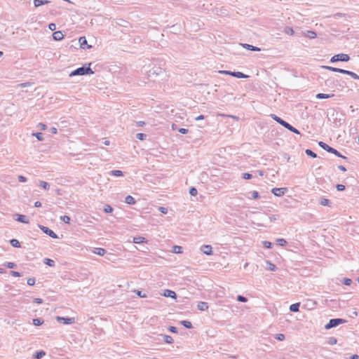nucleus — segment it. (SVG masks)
<instances>
[{
	"label": "nucleus",
	"instance_id": "a878e982",
	"mask_svg": "<svg viewBox=\"0 0 359 359\" xmlns=\"http://www.w3.org/2000/svg\"><path fill=\"white\" fill-rule=\"evenodd\" d=\"M106 252H107V250L102 248H96L94 250V253H95L98 255H100V256L104 255L106 254Z\"/></svg>",
	"mask_w": 359,
	"mask_h": 359
},
{
	"label": "nucleus",
	"instance_id": "f704fd0d",
	"mask_svg": "<svg viewBox=\"0 0 359 359\" xmlns=\"http://www.w3.org/2000/svg\"><path fill=\"white\" fill-rule=\"evenodd\" d=\"M323 68H324L325 69H328L331 72H338V73H340V70H341L340 68L333 67H330V66H323Z\"/></svg>",
	"mask_w": 359,
	"mask_h": 359
},
{
	"label": "nucleus",
	"instance_id": "5fc2aeb1",
	"mask_svg": "<svg viewBox=\"0 0 359 359\" xmlns=\"http://www.w3.org/2000/svg\"><path fill=\"white\" fill-rule=\"evenodd\" d=\"M275 338L278 341H283L285 337L283 334H276Z\"/></svg>",
	"mask_w": 359,
	"mask_h": 359
},
{
	"label": "nucleus",
	"instance_id": "f3484780",
	"mask_svg": "<svg viewBox=\"0 0 359 359\" xmlns=\"http://www.w3.org/2000/svg\"><path fill=\"white\" fill-rule=\"evenodd\" d=\"M53 38L55 41H60L64 38V34L60 31H56L53 32Z\"/></svg>",
	"mask_w": 359,
	"mask_h": 359
},
{
	"label": "nucleus",
	"instance_id": "bb28decb",
	"mask_svg": "<svg viewBox=\"0 0 359 359\" xmlns=\"http://www.w3.org/2000/svg\"><path fill=\"white\" fill-rule=\"evenodd\" d=\"M180 324L187 329H191L193 327L191 323L189 320H182L180 321Z\"/></svg>",
	"mask_w": 359,
	"mask_h": 359
},
{
	"label": "nucleus",
	"instance_id": "7c9ffc66",
	"mask_svg": "<svg viewBox=\"0 0 359 359\" xmlns=\"http://www.w3.org/2000/svg\"><path fill=\"white\" fill-rule=\"evenodd\" d=\"M43 263L49 266H54L55 264V261L49 258H45L43 259Z\"/></svg>",
	"mask_w": 359,
	"mask_h": 359
},
{
	"label": "nucleus",
	"instance_id": "9d476101",
	"mask_svg": "<svg viewBox=\"0 0 359 359\" xmlns=\"http://www.w3.org/2000/svg\"><path fill=\"white\" fill-rule=\"evenodd\" d=\"M287 189V188L282 187V188H273L271 190V192L276 196H283L286 192Z\"/></svg>",
	"mask_w": 359,
	"mask_h": 359
},
{
	"label": "nucleus",
	"instance_id": "13d9d810",
	"mask_svg": "<svg viewBox=\"0 0 359 359\" xmlns=\"http://www.w3.org/2000/svg\"><path fill=\"white\" fill-rule=\"evenodd\" d=\"M10 274L14 277H20L21 276V273L20 272L15 271H11Z\"/></svg>",
	"mask_w": 359,
	"mask_h": 359
},
{
	"label": "nucleus",
	"instance_id": "37998d69",
	"mask_svg": "<svg viewBox=\"0 0 359 359\" xmlns=\"http://www.w3.org/2000/svg\"><path fill=\"white\" fill-rule=\"evenodd\" d=\"M113 208L109 205H105L104 206V211L106 213H111L113 212Z\"/></svg>",
	"mask_w": 359,
	"mask_h": 359
},
{
	"label": "nucleus",
	"instance_id": "423d86ee",
	"mask_svg": "<svg viewBox=\"0 0 359 359\" xmlns=\"http://www.w3.org/2000/svg\"><path fill=\"white\" fill-rule=\"evenodd\" d=\"M165 74V71L160 67H154L148 72V75L151 78L157 77Z\"/></svg>",
	"mask_w": 359,
	"mask_h": 359
},
{
	"label": "nucleus",
	"instance_id": "864d4df0",
	"mask_svg": "<svg viewBox=\"0 0 359 359\" xmlns=\"http://www.w3.org/2000/svg\"><path fill=\"white\" fill-rule=\"evenodd\" d=\"M263 243V246L265 248H271L272 247V243H271L270 241H264L262 242Z\"/></svg>",
	"mask_w": 359,
	"mask_h": 359
},
{
	"label": "nucleus",
	"instance_id": "2eb2a0df",
	"mask_svg": "<svg viewBox=\"0 0 359 359\" xmlns=\"http://www.w3.org/2000/svg\"><path fill=\"white\" fill-rule=\"evenodd\" d=\"M242 46L244 47L245 49L252 50V51H260L261 49L257 46H254L248 43H241Z\"/></svg>",
	"mask_w": 359,
	"mask_h": 359
},
{
	"label": "nucleus",
	"instance_id": "dca6fc26",
	"mask_svg": "<svg viewBox=\"0 0 359 359\" xmlns=\"http://www.w3.org/2000/svg\"><path fill=\"white\" fill-rule=\"evenodd\" d=\"M197 308L199 311H204L208 309V304L205 302H200L197 305Z\"/></svg>",
	"mask_w": 359,
	"mask_h": 359
},
{
	"label": "nucleus",
	"instance_id": "412c9836",
	"mask_svg": "<svg viewBox=\"0 0 359 359\" xmlns=\"http://www.w3.org/2000/svg\"><path fill=\"white\" fill-rule=\"evenodd\" d=\"M133 243L140 244L142 243H147V240L144 237L142 236H137L133 238Z\"/></svg>",
	"mask_w": 359,
	"mask_h": 359
},
{
	"label": "nucleus",
	"instance_id": "e2e57ef3",
	"mask_svg": "<svg viewBox=\"0 0 359 359\" xmlns=\"http://www.w3.org/2000/svg\"><path fill=\"white\" fill-rule=\"evenodd\" d=\"M349 76L352 77L353 79L359 80V76L354 73L353 72H351V74H349Z\"/></svg>",
	"mask_w": 359,
	"mask_h": 359
},
{
	"label": "nucleus",
	"instance_id": "79ce46f5",
	"mask_svg": "<svg viewBox=\"0 0 359 359\" xmlns=\"http://www.w3.org/2000/svg\"><path fill=\"white\" fill-rule=\"evenodd\" d=\"M172 252L176 254H180L182 252V248L179 245H174Z\"/></svg>",
	"mask_w": 359,
	"mask_h": 359
},
{
	"label": "nucleus",
	"instance_id": "f8f14e48",
	"mask_svg": "<svg viewBox=\"0 0 359 359\" xmlns=\"http://www.w3.org/2000/svg\"><path fill=\"white\" fill-rule=\"evenodd\" d=\"M14 217H15V219L16 221H18V222L24 223V224H28L29 223V220L27 218L26 215H20V214H15L14 215Z\"/></svg>",
	"mask_w": 359,
	"mask_h": 359
},
{
	"label": "nucleus",
	"instance_id": "4d7b16f0",
	"mask_svg": "<svg viewBox=\"0 0 359 359\" xmlns=\"http://www.w3.org/2000/svg\"><path fill=\"white\" fill-rule=\"evenodd\" d=\"M36 280L34 278H29L27 279V284L30 286H32L35 284Z\"/></svg>",
	"mask_w": 359,
	"mask_h": 359
},
{
	"label": "nucleus",
	"instance_id": "a18cd8bd",
	"mask_svg": "<svg viewBox=\"0 0 359 359\" xmlns=\"http://www.w3.org/2000/svg\"><path fill=\"white\" fill-rule=\"evenodd\" d=\"M147 137V135L144 133H139L136 134V138L140 140H144Z\"/></svg>",
	"mask_w": 359,
	"mask_h": 359
},
{
	"label": "nucleus",
	"instance_id": "6e6552de",
	"mask_svg": "<svg viewBox=\"0 0 359 359\" xmlns=\"http://www.w3.org/2000/svg\"><path fill=\"white\" fill-rule=\"evenodd\" d=\"M56 320L60 323H62L65 325H72L75 323V318L70 317L57 316Z\"/></svg>",
	"mask_w": 359,
	"mask_h": 359
},
{
	"label": "nucleus",
	"instance_id": "cd10ccee",
	"mask_svg": "<svg viewBox=\"0 0 359 359\" xmlns=\"http://www.w3.org/2000/svg\"><path fill=\"white\" fill-rule=\"evenodd\" d=\"M45 355H46L45 351H36V352L34 354V358H36V359H41V358H43Z\"/></svg>",
	"mask_w": 359,
	"mask_h": 359
},
{
	"label": "nucleus",
	"instance_id": "8fccbe9b",
	"mask_svg": "<svg viewBox=\"0 0 359 359\" xmlns=\"http://www.w3.org/2000/svg\"><path fill=\"white\" fill-rule=\"evenodd\" d=\"M236 299L238 302H244V303L248 302V298L243 295H238L236 297Z\"/></svg>",
	"mask_w": 359,
	"mask_h": 359
},
{
	"label": "nucleus",
	"instance_id": "4468645a",
	"mask_svg": "<svg viewBox=\"0 0 359 359\" xmlns=\"http://www.w3.org/2000/svg\"><path fill=\"white\" fill-rule=\"evenodd\" d=\"M163 295L166 297H170L172 299H177V294L175 292L171 290H165L163 292Z\"/></svg>",
	"mask_w": 359,
	"mask_h": 359
},
{
	"label": "nucleus",
	"instance_id": "69168bd1",
	"mask_svg": "<svg viewBox=\"0 0 359 359\" xmlns=\"http://www.w3.org/2000/svg\"><path fill=\"white\" fill-rule=\"evenodd\" d=\"M38 127L41 130H45L46 129V128H47L46 125L43 123H39Z\"/></svg>",
	"mask_w": 359,
	"mask_h": 359
},
{
	"label": "nucleus",
	"instance_id": "a19ab883",
	"mask_svg": "<svg viewBox=\"0 0 359 359\" xmlns=\"http://www.w3.org/2000/svg\"><path fill=\"white\" fill-rule=\"evenodd\" d=\"M43 320L41 318H34L33 319V324L35 326H40L43 323Z\"/></svg>",
	"mask_w": 359,
	"mask_h": 359
},
{
	"label": "nucleus",
	"instance_id": "c9c22d12",
	"mask_svg": "<svg viewBox=\"0 0 359 359\" xmlns=\"http://www.w3.org/2000/svg\"><path fill=\"white\" fill-rule=\"evenodd\" d=\"M39 187H42L46 190H48L50 189V184L45 181H39Z\"/></svg>",
	"mask_w": 359,
	"mask_h": 359
},
{
	"label": "nucleus",
	"instance_id": "ddd939ff",
	"mask_svg": "<svg viewBox=\"0 0 359 359\" xmlns=\"http://www.w3.org/2000/svg\"><path fill=\"white\" fill-rule=\"evenodd\" d=\"M201 251L207 255H212V248L210 245H203L201 248Z\"/></svg>",
	"mask_w": 359,
	"mask_h": 359
},
{
	"label": "nucleus",
	"instance_id": "393cba45",
	"mask_svg": "<svg viewBox=\"0 0 359 359\" xmlns=\"http://www.w3.org/2000/svg\"><path fill=\"white\" fill-rule=\"evenodd\" d=\"M317 302L312 299H307L306 303V306L309 307V309H312L316 307Z\"/></svg>",
	"mask_w": 359,
	"mask_h": 359
},
{
	"label": "nucleus",
	"instance_id": "6e6d98bb",
	"mask_svg": "<svg viewBox=\"0 0 359 359\" xmlns=\"http://www.w3.org/2000/svg\"><path fill=\"white\" fill-rule=\"evenodd\" d=\"M337 342V340L335 337H331L329 338L328 344L331 345L336 344Z\"/></svg>",
	"mask_w": 359,
	"mask_h": 359
},
{
	"label": "nucleus",
	"instance_id": "f03ea898",
	"mask_svg": "<svg viewBox=\"0 0 359 359\" xmlns=\"http://www.w3.org/2000/svg\"><path fill=\"white\" fill-rule=\"evenodd\" d=\"M329 120L332 121L334 127L338 128L344 122V114L339 111L333 110L330 114Z\"/></svg>",
	"mask_w": 359,
	"mask_h": 359
},
{
	"label": "nucleus",
	"instance_id": "3c124183",
	"mask_svg": "<svg viewBox=\"0 0 359 359\" xmlns=\"http://www.w3.org/2000/svg\"><path fill=\"white\" fill-rule=\"evenodd\" d=\"M197 194H198V191L195 187H193L189 189V194L191 196H195L197 195Z\"/></svg>",
	"mask_w": 359,
	"mask_h": 359
},
{
	"label": "nucleus",
	"instance_id": "052dcab7",
	"mask_svg": "<svg viewBox=\"0 0 359 359\" xmlns=\"http://www.w3.org/2000/svg\"><path fill=\"white\" fill-rule=\"evenodd\" d=\"M336 188H337V191H344L346 187L344 184H337Z\"/></svg>",
	"mask_w": 359,
	"mask_h": 359
},
{
	"label": "nucleus",
	"instance_id": "f257e3e1",
	"mask_svg": "<svg viewBox=\"0 0 359 359\" xmlns=\"http://www.w3.org/2000/svg\"><path fill=\"white\" fill-rule=\"evenodd\" d=\"M91 63H88L83 65L82 67H79L74 71H72L69 74L70 77H73L74 76H83L88 74H93L94 72L90 68Z\"/></svg>",
	"mask_w": 359,
	"mask_h": 359
},
{
	"label": "nucleus",
	"instance_id": "603ef678",
	"mask_svg": "<svg viewBox=\"0 0 359 359\" xmlns=\"http://www.w3.org/2000/svg\"><path fill=\"white\" fill-rule=\"evenodd\" d=\"M250 194H251V197L250 198H252V199H257V198H259V194L257 191H253Z\"/></svg>",
	"mask_w": 359,
	"mask_h": 359
},
{
	"label": "nucleus",
	"instance_id": "c85d7f7f",
	"mask_svg": "<svg viewBox=\"0 0 359 359\" xmlns=\"http://www.w3.org/2000/svg\"><path fill=\"white\" fill-rule=\"evenodd\" d=\"M10 243L14 248H18L21 247L20 243L19 242L18 240H17L15 238H13L11 240H10Z\"/></svg>",
	"mask_w": 359,
	"mask_h": 359
},
{
	"label": "nucleus",
	"instance_id": "473e14b6",
	"mask_svg": "<svg viewBox=\"0 0 359 359\" xmlns=\"http://www.w3.org/2000/svg\"><path fill=\"white\" fill-rule=\"evenodd\" d=\"M110 174L115 177H121L123 175V172L120 170H113L110 172Z\"/></svg>",
	"mask_w": 359,
	"mask_h": 359
},
{
	"label": "nucleus",
	"instance_id": "c756f323",
	"mask_svg": "<svg viewBox=\"0 0 359 359\" xmlns=\"http://www.w3.org/2000/svg\"><path fill=\"white\" fill-rule=\"evenodd\" d=\"M276 245L280 246H285L287 244V242L284 238H277L276 241Z\"/></svg>",
	"mask_w": 359,
	"mask_h": 359
},
{
	"label": "nucleus",
	"instance_id": "7ed1b4c3",
	"mask_svg": "<svg viewBox=\"0 0 359 359\" xmlns=\"http://www.w3.org/2000/svg\"><path fill=\"white\" fill-rule=\"evenodd\" d=\"M270 116L274 121H276L277 123H278L280 125H281L284 128H287L288 130H290L295 134H300V132L297 128L293 127L291 124H290L287 121H284L279 116H278L273 114H271Z\"/></svg>",
	"mask_w": 359,
	"mask_h": 359
},
{
	"label": "nucleus",
	"instance_id": "49530a36",
	"mask_svg": "<svg viewBox=\"0 0 359 359\" xmlns=\"http://www.w3.org/2000/svg\"><path fill=\"white\" fill-rule=\"evenodd\" d=\"M341 283L344 284L345 285H351L352 283V280L348 278H343Z\"/></svg>",
	"mask_w": 359,
	"mask_h": 359
},
{
	"label": "nucleus",
	"instance_id": "0e129e2a",
	"mask_svg": "<svg viewBox=\"0 0 359 359\" xmlns=\"http://www.w3.org/2000/svg\"><path fill=\"white\" fill-rule=\"evenodd\" d=\"M168 330L172 333H177V328L175 326H170L168 327Z\"/></svg>",
	"mask_w": 359,
	"mask_h": 359
},
{
	"label": "nucleus",
	"instance_id": "680f3d73",
	"mask_svg": "<svg viewBox=\"0 0 359 359\" xmlns=\"http://www.w3.org/2000/svg\"><path fill=\"white\" fill-rule=\"evenodd\" d=\"M135 292L137 294V295L140 297H146L147 295L146 294L143 293L142 291L140 290H135Z\"/></svg>",
	"mask_w": 359,
	"mask_h": 359
},
{
	"label": "nucleus",
	"instance_id": "2f4dec72",
	"mask_svg": "<svg viewBox=\"0 0 359 359\" xmlns=\"http://www.w3.org/2000/svg\"><path fill=\"white\" fill-rule=\"evenodd\" d=\"M319 203L323 206H330L331 202L329 199L322 198H320Z\"/></svg>",
	"mask_w": 359,
	"mask_h": 359
},
{
	"label": "nucleus",
	"instance_id": "5701e85b",
	"mask_svg": "<svg viewBox=\"0 0 359 359\" xmlns=\"http://www.w3.org/2000/svg\"><path fill=\"white\" fill-rule=\"evenodd\" d=\"M125 202L129 205H134L136 203V200L132 196H127L125 198Z\"/></svg>",
	"mask_w": 359,
	"mask_h": 359
},
{
	"label": "nucleus",
	"instance_id": "bf43d9fd",
	"mask_svg": "<svg viewBox=\"0 0 359 359\" xmlns=\"http://www.w3.org/2000/svg\"><path fill=\"white\" fill-rule=\"evenodd\" d=\"M252 177V175L250 173L245 172V173L243 174V178L245 179V180H250Z\"/></svg>",
	"mask_w": 359,
	"mask_h": 359
},
{
	"label": "nucleus",
	"instance_id": "c03bdc74",
	"mask_svg": "<svg viewBox=\"0 0 359 359\" xmlns=\"http://www.w3.org/2000/svg\"><path fill=\"white\" fill-rule=\"evenodd\" d=\"M60 219L65 222V224H69L70 223V221H71V219L69 216L67 215H64V216H62L60 217Z\"/></svg>",
	"mask_w": 359,
	"mask_h": 359
},
{
	"label": "nucleus",
	"instance_id": "1a4fd4ad",
	"mask_svg": "<svg viewBox=\"0 0 359 359\" xmlns=\"http://www.w3.org/2000/svg\"><path fill=\"white\" fill-rule=\"evenodd\" d=\"M39 227L44 233L48 235L50 237L53 238H58L57 235L48 227L41 224H39Z\"/></svg>",
	"mask_w": 359,
	"mask_h": 359
},
{
	"label": "nucleus",
	"instance_id": "338daca9",
	"mask_svg": "<svg viewBox=\"0 0 359 359\" xmlns=\"http://www.w3.org/2000/svg\"><path fill=\"white\" fill-rule=\"evenodd\" d=\"M18 178V181L20 182H25L27 180V177H25L22 175H19Z\"/></svg>",
	"mask_w": 359,
	"mask_h": 359
},
{
	"label": "nucleus",
	"instance_id": "6ab92c4d",
	"mask_svg": "<svg viewBox=\"0 0 359 359\" xmlns=\"http://www.w3.org/2000/svg\"><path fill=\"white\" fill-rule=\"evenodd\" d=\"M318 145L323 149L325 150L327 152H329L330 151H332V147L329 146L327 144L325 143L324 142H322V141L318 142Z\"/></svg>",
	"mask_w": 359,
	"mask_h": 359
},
{
	"label": "nucleus",
	"instance_id": "de8ad7c7",
	"mask_svg": "<svg viewBox=\"0 0 359 359\" xmlns=\"http://www.w3.org/2000/svg\"><path fill=\"white\" fill-rule=\"evenodd\" d=\"M285 33L288 35H292L294 34V30L292 27H286L284 30Z\"/></svg>",
	"mask_w": 359,
	"mask_h": 359
},
{
	"label": "nucleus",
	"instance_id": "9b49d317",
	"mask_svg": "<svg viewBox=\"0 0 359 359\" xmlns=\"http://www.w3.org/2000/svg\"><path fill=\"white\" fill-rule=\"evenodd\" d=\"M79 43L80 44V48L82 49H89L92 47V46L88 45L87 40L85 36H81L79 39Z\"/></svg>",
	"mask_w": 359,
	"mask_h": 359
},
{
	"label": "nucleus",
	"instance_id": "72a5a7b5",
	"mask_svg": "<svg viewBox=\"0 0 359 359\" xmlns=\"http://www.w3.org/2000/svg\"><path fill=\"white\" fill-rule=\"evenodd\" d=\"M163 340H164V341H165V343H167V344H172V343H173V341H174V340H173L172 337H170V336H169V335L164 334V335H163Z\"/></svg>",
	"mask_w": 359,
	"mask_h": 359
},
{
	"label": "nucleus",
	"instance_id": "a211bd4d",
	"mask_svg": "<svg viewBox=\"0 0 359 359\" xmlns=\"http://www.w3.org/2000/svg\"><path fill=\"white\" fill-rule=\"evenodd\" d=\"M300 302L292 304L290 306V311L291 312L297 313L299 311Z\"/></svg>",
	"mask_w": 359,
	"mask_h": 359
},
{
	"label": "nucleus",
	"instance_id": "aec40b11",
	"mask_svg": "<svg viewBox=\"0 0 359 359\" xmlns=\"http://www.w3.org/2000/svg\"><path fill=\"white\" fill-rule=\"evenodd\" d=\"M334 94H325V93H318L316 96L317 99L321 100V99H327L330 97H334Z\"/></svg>",
	"mask_w": 359,
	"mask_h": 359
},
{
	"label": "nucleus",
	"instance_id": "4be33fe9",
	"mask_svg": "<svg viewBox=\"0 0 359 359\" xmlns=\"http://www.w3.org/2000/svg\"><path fill=\"white\" fill-rule=\"evenodd\" d=\"M50 1L48 0H34L35 7H39L42 5L48 4Z\"/></svg>",
	"mask_w": 359,
	"mask_h": 359
},
{
	"label": "nucleus",
	"instance_id": "09e8293b",
	"mask_svg": "<svg viewBox=\"0 0 359 359\" xmlns=\"http://www.w3.org/2000/svg\"><path fill=\"white\" fill-rule=\"evenodd\" d=\"M33 135H34L39 141L43 140V134L42 133H35Z\"/></svg>",
	"mask_w": 359,
	"mask_h": 359
},
{
	"label": "nucleus",
	"instance_id": "e433bc0d",
	"mask_svg": "<svg viewBox=\"0 0 359 359\" xmlns=\"http://www.w3.org/2000/svg\"><path fill=\"white\" fill-rule=\"evenodd\" d=\"M306 36L309 39H315L317 36L316 33L314 31H307Z\"/></svg>",
	"mask_w": 359,
	"mask_h": 359
},
{
	"label": "nucleus",
	"instance_id": "ea45409f",
	"mask_svg": "<svg viewBox=\"0 0 359 359\" xmlns=\"http://www.w3.org/2000/svg\"><path fill=\"white\" fill-rule=\"evenodd\" d=\"M4 266L8 269H15L17 267L16 264L13 262H6L4 264Z\"/></svg>",
	"mask_w": 359,
	"mask_h": 359
},
{
	"label": "nucleus",
	"instance_id": "39448f33",
	"mask_svg": "<svg viewBox=\"0 0 359 359\" xmlns=\"http://www.w3.org/2000/svg\"><path fill=\"white\" fill-rule=\"evenodd\" d=\"M219 73H220L222 74H225V75H230L231 76H233V77H236L238 79H246V78L249 77L248 75L245 74L241 72H231V71H229V70H221V71H219Z\"/></svg>",
	"mask_w": 359,
	"mask_h": 359
},
{
	"label": "nucleus",
	"instance_id": "4c0bfd02",
	"mask_svg": "<svg viewBox=\"0 0 359 359\" xmlns=\"http://www.w3.org/2000/svg\"><path fill=\"white\" fill-rule=\"evenodd\" d=\"M305 153L306 154L307 156H309L311 158H315L317 157V154L315 152H313L311 149H306Z\"/></svg>",
	"mask_w": 359,
	"mask_h": 359
},
{
	"label": "nucleus",
	"instance_id": "774afa93",
	"mask_svg": "<svg viewBox=\"0 0 359 359\" xmlns=\"http://www.w3.org/2000/svg\"><path fill=\"white\" fill-rule=\"evenodd\" d=\"M188 129L187 128H180L179 130H178V132L182 133V134H187L188 133Z\"/></svg>",
	"mask_w": 359,
	"mask_h": 359
},
{
	"label": "nucleus",
	"instance_id": "20e7f679",
	"mask_svg": "<svg viewBox=\"0 0 359 359\" xmlns=\"http://www.w3.org/2000/svg\"><path fill=\"white\" fill-rule=\"evenodd\" d=\"M346 322V320L342 318H332L330 320L328 323L325 325V328L326 330H330L339 325L340 324L345 323Z\"/></svg>",
	"mask_w": 359,
	"mask_h": 359
},
{
	"label": "nucleus",
	"instance_id": "58836bf2",
	"mask_svg": "<svg viewBox=\"0 0 359 359\" xmlns=\"http://www.w3.org/2000/svg\"><path fill=\"white\" fill-rule=\"evenodd\" d=\"M266 264L268 266L269 270H270L271 271H275L277 269L276 266L273 263L270 262L269 261L266 262Z\"/></svg>",
	"mask_w": 359,
	"mask_h": 359
},
{
	"label": "nucleus",
	"instance_id": "b1692460",
	"mask_svg": "<svg viewBox=\"0 0 359 359\" xmlns=\"http://www.w3.org/2000/svg\"><path fill=\"white\" fill-rule=\"evenodd\" d=\"M332 151H330L329 153L333 154L335 156H338L339 158H344V159H346L347 158L346 156L342 155L339 151H337L334 148L332 147Z\"/></svg>",
	"mask_w": 359,
	"mask_h": 359
},
{
	"label": "nucleus",
	"instance_id": "0eeeda50",
	"mask_svg": "<svg viewBox=\"0 0 359 359\" xmlns=\"http://www.w3.org/2000/svg\"><path fill=\"white\" fill-rule=\"evenodd\" d=\"M350 60V57L348 55L345 53H339L334 55L332 56L330 59L331 62H348Z\"/></svg>",
	"mask_w": 359,
	"mask_h": 359
}]
</instances>
